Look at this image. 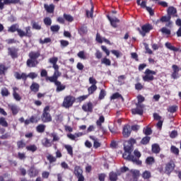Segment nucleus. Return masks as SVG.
<instances>
[{
  "mask_svg": "<svg viewBox=\"0 0 181 181\" xmlns=\"http://www.w3.org/2000/svg\"><path fill=\"white\" fill-rule=\"evenodd\" d=\"M127 144L124 145V153L122 155V157L126 159V160H130L135 163L136 165H142V161L139 159L135 158L134 155H132L134 151V145L136 144V139L134 138H130L127 141Z\"/></svg>",
  "mask_w": 181,
  "mask_h": 181,
  "instance_id": "1",
  "label": "nucleus"
},
{
  "mask_svg": "<svg viewBox=\"0 0 181 181\" xmlns=\"http://www.w3.org/2000/svg\"><path fill=\"white\" fill-rule=\"evenodd\" d=\"M14 77L16 78V80H23V81L25 83L26 82V80H28V77L32 80H35V78H37V74L35 72H30L28 74H26L24 72L21 74L19 72H15Z\"/></svg>",
  "mask_w": 181,
  "mask_h": 181,
  "instance_id": "2",
  "label": "nucleus"
},
{
  "mask_svg": "<svg viewBox=\"0 0 181 181\" xmlns=\"http://www.w3.org/2000/svg\"><path fill=\"white\" fill-rule=\"evenodd\" d=\"M76 103V98L71 95H69L64 97L62 103V107L64 108H71L73 107V104Z\"/></svg>",
  "mask_w": 181,
  "mask_h": 181,
  "instance_id": "3",
  "label": "nucleus"
},
{
  "mask_svg": "<svg viewBox=\"0 0 181 181\" xmlns=\"http://www.w3.org/2000/svg\"><path fill=\"white\" fill-rule=\"evenodd\" d=\"M41 119L44 123L52 122V115H50V107L49 106H46L44 108Z\"/></svg>",
  "mask_w": 181,
  "mask_h": 181,
  "instance_id": "4",
  "label": "nucleus"
},
{
  "mask_svg": "<svg viewBox=\"0 0 181 181\" xmlns=\"http://www.w3.org/2000/svg\"><path fill=\"white\" fill-rule=\"evenodd\" d=\"M152 29H153V26L149 23H146L141 26V29L137 28L136 30L139 32L140 35H142L143 37H145V36H146V33H149Z\"/></svg>",
  "mask_w": 181,
  "mask_h": 181,
  "instance_id": "5",
  "label": "nucleus"
},
{
  "mask_svg": "<svg viewBox=\"0 0 181 181\" xmlns=\"http://www.w3.org/2000/svg\"><path fill=\"white\" fill-rule=\"evenodd\" d=\"M144 74L145 76H143L144 81L149 83V81H153V80H155V77L153 76L156 75V71L146 69Z\"/></svg>",
  "mask_w": 181,
  "mask_h": 181,
  "instance_id": "6",
  "label": "nucleus"
},
{
  "mask_svg": "<svg viewBox=\"0 0 181 181\" xmlns=\"http://www.w3.org/2000/svg\"><path fill=\"white\" fill-rule=\"evenodd\" d=\"M74 175L77 177L78 181H85L86 178L83 175V168L81 166L76 165L74 167Z\"/></svg>",
  "mask_w": 181,
  "mask_h": 181,
  "instance_id": "7",
  "label": "nucleus"
},
{
  "mask_svg": "<svg viewBox=\"0 0 181 181\" xmlns=\"http://www.w3.org/2000/svg\"><path fill=\"white\" fill-rule=\"evenodd\" d=\"M175 168H176V165L175 164V161L173 160H170V162L165 164V173L168 175V176H170V173L175 170Z\"/></svg>",
  "mask_w": 181,
  "mask_h": 181,
  "instance_id": "8",
  "label": "nucleus"
},
{
  "mask_svg": "<svg viewBox=\"0 0 181 181\" xmlns=\"http://www.w3.org/2000/svg\"><path fill=\"white\" fill-rule=\"evenodd\" d=\"M62 76V73L59 71H54V74L52 76H47L45 78L46 81H49L50 83H56L57 81H59V77Z\"/></svg>",
  "mask_w": 181,
  "mask_h": 181,
  "instance_id": "9",
  "label": "nucleus"
},
{
  "mask_svg": "<svg viewBox=\"0 0 181 181\" xmlns=\"http://www.w3.org/2000/svg\"><path fill=\"white\" fill-rule=\"evenodd\" d=\"M167 15H168L170 18H179V15H177V9L173 6H170L168 8Z\"/></svg>",
  "mask_w": 181,
  "mask_h": 181,
  "instance_id": "10",
  "label": "nucleus"
},
{
  "mask_svg": "<svg viewBox=\"0 0 181 181\" xmlns=\"http://www.w3.org/2000/svg\"><path fill=\"white\" fill-rule=\"evenodd\" d=\"M136 107L132 109V113L134 115H144V108L145 105H136Z\"/></svg>",
  "mask_w": 181,
  "mask_h": 181,
  "instance_id": "11",
  "label": "nucleus"
},
{
  "mask_svg": "<svg viewBox=\"0 0 181 181\" xmlns=\"http://www.w3.org/2000/svg\"><path fill=\"white\" fill-rule=\"evenodd\" d=\"M25 33L23 30H21L20 37H32V31L30 30V26L25 27Z\"/></svg>",
  "mask_w": 181,
  "mask_h": 181,
  "instance_id": "12",
  "label": "nucleus"
},
{
  "mask_svg": "<svg viewBox=\"0 0 181 181\" xmlns=\"http://www.w3.org/2000/svg\"><path fill=\"white\" fill-rule=\"evenodd\" d=\"M172 69H173V73L171 74V77L174 80H176V78H177V77L179 76V71H180V69L179 68V66L177 65L173 64L172 66Z\"/></svg>",
  "mask_w": 181,
  "mask_h": 181,
  "instance_id": "13",
  "label": "nucleus"
},
{
  "mask_svg": "<svg viewBox=\"0 0 181 181\" xmlns=\"http://www.w3.org/2000/svg\"><path fill=\"white\" fill-rule=\"evenodd\" d=\"M21 29L19 28V25L18 24H13L8 29V32H9L10 33H15V32H17L18 36L20 37H21Z\"/></svg>",
  "mask_w": 181,
  "mask_h": 181,
  "instance_id": "14",
  "label": "nucleus"
},
{
  "mask_svg": "<svg viewBox=\"0 0 181 181\" xmlns=\"http://www.w3.org/2000/svg\"><path fill=\"white\" fill-rule=\"evenodd\" d=\"M122 135L124 138H128L131 135V127L129 124H125L123 127Z\"/></svg>",
  "mask_w": 181,
  "mask_h": 181,
  "instance_id": "15",
  "label": "nucleus"
},
{
  "mask_svg": "<svg viewBox=\"0 0 181 181\" xmlns=\"http://www.w3.org/2000/svg\"><path fill=\"white\" fill-rule=\"evenodd\" d=\"M93 108H94V106L91 102H88L87 104L83 105L82 106V110L85 111V112H93Z\"/></svg>",
  "mask_w": 181,
  "mask_h": 181,
  "instance_id": "16",
  "label": "nucleus"
},
{
  "mask_svg": "<svg viewBox=\"0 0 181 181\" xmlns=\"http://www.w3.org/2000/svg\"><path fill=\"white\" fill-rule=\"evenodd\" d=\"M96 42H98V43H103V42H105V43H106L107 45H111V42H110L109 40H107L105 37H101V35H100V33H97L96 34V38H95Z\"/></svg>",
  "mask_w": 181,
  "mask_h": 181,
  "instance_id": "17",
  "label": "nucleus"
},
{
  "mask_svg": "<svg viewBox=\"0 0 181 181\" xmlns=\"http://www.w3.org/2000/svg\"><path fill=\"white\" fill-rule=\"evenodd\" d=\"M8 54L11 56L12 59H16L18 57V49L15 47L8 48Z\"/></svg>",
  "mask_w": 181,
  "mask_h": 181,
  "instance_id": "18",
  "label": "nucleus"
},
{
  "mask_svg": "<svg viewBox=\"0 0 181 181\" xmlns=\"http://www.w3.org/2000/svg\"><path fill=\"white\" fill-rule=\"evenodd\" d=\"M54 86H56V92L60 93L61 91H64V90H66V85L62 84V82L60 81H57V82H54Z\"/></svg>",
  "mask_w": 181,
  "mask_h": 181,
  "instance_id": "19",
  "label": "nucleus"
},
{
  "mask_svg": "<svg viewBox=\"0 0 181 181\" xmlns=\"http://www.w3.org/2000/svg\"><path fill=\"white\" fill-rule=\"evenodd\" d=\"M107 19L110 22L111 26L112 28H117V23H119V19H118L117 17L111 18L110 16H107Z\"/></svg>",
  "mask_w": 181,
  "mask_h": 181,
  "instance_id": "20",
  "label": "nucleus"
},
{
  "mask_svg": "<svg viewBox=\"0 0 181 181\" xmlns=\"http://www.w3.org/2000/svg\"><path fill=\"white\" fill-rule=\"evenodd\" d=\"M30 90L33 93H38L39 90H40V85L36 82H33L30 86Z\"/></svg>",
  "mask_w": 181,
  "mask_h": 181,
  "instance_id": "21",
  "label": "nucleus"
},
{
  "mask_svg": "<svg viewBox=\"0 0 181 181\" xmlns=\"http://www.w3.org/2000/svg\"><path fill=\"white\" fill-rule=\"evenodd\" d=\"M28 57H30V59H32L33 60H37V59L40 57V51H31L28 54Z\"/></svg>",
  "mask_w": 181,
  "mask_h": 181,
  "instance_id": "22",
  "label": "nucleus"
},
{
  "mask_svg": "<svg viewBox=\"0 0 181 181\" xmlns=\"http://www.w3.org/2000/svg\"><path fill=\"white\" fill-rule=\"evenodd\" d=\"M26 64L28 67H36L37 64H39V62L36 59H33L32 58H30L27 60Z\"/></svg>",
  "mask_w": 181,
  "mask_h": 181,
  "instance_id": "23",
  "label": "nucleus"
},
{
  "mask_svg": "<svg viewBox=\"0 0 181 181\" xmlns=\"http://www.w3.org/2000/svg\"><path fill=\"white\" fill-rule=\"evenodd\" d=\"M89 138L90 139L93 141V148H95V149H98V148H100V146H101V143H100V140L95 138V136H90Z\"/></svg>",
  "mask_w": 181,
  "mask_h": 181,
  "instance_id": "24",
  "label": "nucleus"
},
{
  "mask_svg": "<svg viewBox=\"0 0 181 181\" xmlns=\"http://www.w3.org/2000/svg\"><path fill=\"white\" fill-rule=\"evenodd\" d=\"M130 173H132L133 181H138L141 173L138 170H131Z\"/></svg>",
  "mask_w": 181,
  "mask_h": 181,
  "instance_id": "25",
  "label": "nucleus"
},
{
  "mask_svg": "<svg viewBox=\"0 0 181 181\" xmlns=\"http://www.w3.org/2000/svg\"><path fill=\"white\" fill-rule=\"evenodd\" d=\"M28 175L30 176V177H36V176H37L39 175V170L36 168H35V167H31L30 168Z\"/></svg>",
  "mask_w": 181,
  "mask_h": 181,
  "instance_id": "26",
  "label": "nucleus"
},
{
  "mask_svg": "<svg viewBox=\"0 0 181 181\" xmlns=\"http://www.w3.org/2000/svg\"><path fill=\"white\" fill-rule=\"evenodd\" d=\"M9 110H11L13 115H17L19 112V107L16 105H8Z\"/></svg>",
  "mask_w": 181,
  "mask_h": 181,
  "instance_id": "27",
  "label": "nucleus"
},
{
  "mask_svg": "<svg viewBox=\"0 0 181 181\" xmlns=\"http://www.w3.org/2000/svg\"><path fill=\"white\" fill-rule=\"evenodd\" d=\"M44 8L48 13H53V12H54V4H50L49 6L47 4H45Z\"/></svg>",
  "mask_w": 181,
  "mask_h": 181,
  "instance_id": "28",
  "label": "nucleus"
},
{
  "mask_svg": "<svg viewBox=\"0 0 181 181\" xmlns=\"http://www.w3.org/2000/svg\"><path fill=\"white\" fill-rule=\"evenodd\" d=\"M145 162L148 166H152L155 163V158L152 156L147 157Z\"/></svg>",
  "mask_w": 181,
  "mask_h": 181,
  "instance_id": "29",
  "label": "nucleus"
},
{
  "mask_svg": "<svg viewBox=\"0 0 181 181\" xmlns=\"http://www.w3.org/2000/svg\"><path fill=\"white\" fill-rule=\"evenodd\" d=\"M165 47L169 49V50H172L173 52H179V48L172 45L170 42H165Z\"/></svg>",
  "mask_w": 181,
  "mask_h": 181,
  "instance_id": "30",
  "label": "nucleus"
},
{
  "mask_svg": "<svg viewBox=\"0 0 181 181\" xmlns=\"http://www.w3.org/2000/svg\"><path fill=\"white\" fill-rule=\"evenodd\" d=\"M151 141V136H146L142 138L141 141H140V144L141 145H148L149 142Z\"/></svg>",
  "mask_w": 181,
  "mask_h": 181,
  "instance_id": "31",
  "label": "nucleus"
},
{
  "mask_svg": "<svg viewBox=\"0 0 181 181\" xmlns=\"http://www.w3.org/2000/svg\"><path fill=\"white\" fill-rule=\"evenodd\" d=\"M118 98H121L122 101H124V97H122V95L119 94V93L116 92L110 96V100H117Z\"/></svg>",
  "mask_w": 181,
  "mask_h": 181,
  "instance_id": "32",
  "label": "nucleus"
},
{
  "mask_svg": "<svg viewBox=\"0 0 181 181\" xmlns=\"http://www.w3.org/2000/svg\"><path fill=\"white\" fill-rule=\"evenodd\" d=\"M97 91V85H91L88 88V95H91L93 93H95Z\"/></svg>",
  "mask_w": 181,
  "mask_h": 181,
  "instance_id": "33",
  "label": "nucleus"
},
{
  "mask_svg": "<svg viewBox=\"0 0 181 181\" xmlns=\"http://www.w3.org/2000/svg\"><path fill=\"white\" fill-rule=\"evenodd\" d=\"M88 30H87V26L82 25L81 28H78V33L83 36V35H86Z\"/></svg>",
  "mask_w": 181,
  "mask_h": 181,
  "instance_id": "34",
  "label": "nucleus"
},
{
  "mask_svg": "<svg viewBox=\"0 0 181 181\" xmlns=\"http://www.w3.org/2000/svg\"><path fill=\"white\" fill-rule=\"evenodd\" d=\"M64 148L67 151L68 155H70V156L73 157V147L69 144L64 145Z\"/></svg>",
  "mask_w": 181,
  "mask_h": 181,
  "instance_id": "35",
  "label": "nucleus"
},
{
  "mask_svg": "<svg viewBox=\"0 0 181 181\" xmlns=\"http://www.w3.org/2000/svg\"><path fill=\"white\" fill-rule=\"evenodd\" d=\"M172 19V18L170 17V16L168 15V16H163L160 18V19L157 21L158 22H162L163 23L165 22H170V21Z\"/></svg>",
  "mask_w": 181,
  "mask_h": 181,
  "instance_id": "36",
  "label": "nucleus"
},
{
  "mask_svg": "<svg viewBox=\"0 0 181 181\" xmlns=\"http://www.w3.org/2000/svg\"><path fill=\"white\" fill-rule=\"evenodd\" d=\"M152 152L153 153H159V152H160L159 144H155L152 145Z\"/></svg>",
  "mask_w": 181,
  "mask_h": 181,
  "instance_id": "37",
  "label": "nucleus"
},
{
  "mask_svg": "<svg viewBox=\"0 0 181 181\" xmlns=\"http://www.w3.org/2000/svg\"><path fill=\"white\" fill-rule=\"evenodd\" d=\"M109 177L110 181L118 180V175H117V173H114V172L110 173Z\"/></svg>",
  "mask_w": 181,
  "mask_h": 181,
  "instance_id": "38",
  "label": "nucleus"
},
{
  "mask_svg": "<svg viewBox=\"0 0 181 181\" xmlns=\"http://www.w3.org/2000/svg\"><path fill=\"white\" fill-rule=\"evenodd\" d=\"M45 129H46V126L45 124H39L36 127L37 132H39L40 134H43Z\"/></svg>",
  "mask_w": 181,
  "mask_h": 181,
  "instance_id": "39",
  "label": "nucleus"
},
{
  "mask_svg": "<svg viewBox=\"0 0 181 181\" xmlns=\"http://www.w3.org/2000/svg\"><path fill=\"white\" fill-rule=\"evenodd\" d=\"M8 71V66L4 65L3 64H0V76H5V72Z\"/></svg>",
  "mask_w": 181,
  "mask_h": 181,
  "instance_id": "40",
  "label": "nucleus"
},
{
  "mask_svg": "<svg viewBox=\"0 0 181 181\" xmlns=\"http://www.w3.org/2000/svg\"><path fill=\"white\" fill-rule=\"evenodd\" d=\"M104 122H105V117L103 115L100 116L99 119L96 121V125L98 127H101Z\"/></svg>",
  "mask_w": 181,
  "mask_h": 181,
  "instance_id": "41",
  "label": "nucleus"
},
{
  "mask_svg": "<svg viewBox=\"0 0 181 181\" xmlns=\"http://www.w3.org/2000/svg\"><path fill=\"white\" fill-rule=\"evenodd\" d=\"M141 177L143 179L146 180V179H151L152 177V175L151 174L150 171L145 170L142 174Z\"/></svg>",
  "mask_w": 181,
  "mask_h": 181,
  "instance_id": "42",
  "label": "nucleus"
},
{
  "mask_svg": "<svg viewBox=\"0 0 181 181\" xmlns=\"http://www.w3.org/2000/svg\"><path fill=\"white\" fill-rule=\"evenodd\" d=\"M26 147V143L23 140H20L17 141V148L18 149H23Z\"/></svg>",
  "mask_w": 181,
  "mask_h": 181,
  "instance_id": "43",
  "label": "nucleus"
},
{
  "mask_svg": "<svg viewBox=\"0 0 181 181\" xmlns=\"http://www.w3.org/2000/svg\"><path fill=\"white\" fill-rule=\"evenodd\" d=\"M26 149L27 151H29L30 152H36V151H37V146H36V145L35 144H32L30 146H26Z\"/></svg>",
  "mask_w": 181,
  "mask_h": 181,
  "instance_id": "44",
  "label": "nucleus"
},
{
  "mask_svg": "<svg viewBox=\"0 0 181 181\" xmlns=\"http://www.w3.org/2000/svg\"><path fill=\"white\" fill-rule=\"evenodd\" d=\"M137 103H136V105H144V104H142L144 103V101H145V97L142 96V95H138L137 96Z\"/></svg>",
  "mask_w": 181,
  "mask_h": 181,
  "instance_id": "45",
  "label": "nucleus"
},
{
  "mask_svg": "<svg viewBox=\"0 0 181 181\" xmlns=\"http://www.w3.org/2000/svg\"><path fill=\"white\" fill-rule=\"evenodd\" d=\"M32 28L35 30H40L42 29V25H39V23H36L35 21H32Z\"/></svg>",
  "mask_w": 181,
  "mask_h": 181,
  "instance_id": "46",
  "label": "nucleus"
},
{
  "mask_svg": "<svg viewBox=\"0 0 181 181\" xmlns=\"http://www.w3.org/2000/svg\"><path fill=\"white\" fill-rule=\"evenodd\" d=\"M0 125L4 127V128H7L8 127V122H6V119L4 117H0Z\"/></svg>",
  "mask_w": 181,
  "mask_h": 181,
  "instance_id": "47",
  "label": "nucleus"
},
{
  "mask_svg": "<svg viewBox=\"0 0 181 181\" xmlns=\"http://www.w3.org/2000/svg\"><path fill=\"white\" fill-rule=\"evenodd\" d=\"M170 152L176 155V156H179V148H177L175 146H171L170 147Z\"/></svg>",
  "mask_w": 181,
  "mask_h": 181,
  "instance_id": "48",
  "label": "nucleus"
},
{
  "mask_svg": "<svg viewBox=\"0 0 181 181\" xmlns=\"http://www.w3.org/2000/svg\"><path fill=\"white\" fill-rule=\"evenodd\" d=\"M101 64L105 66H111V60L107 57H104L101 59Z\"/></svg>",
  "mask_w": 181,
  "mask_h": 181,
  "instance_id": "49",
  "label": "nucleus"
},
{
  "mask_svg": "<svg viewBox=\"0 0 181 181\" xmlns=\"http://www.w3.org/2000/svg\"><path fill=\"white\" fill-rule=\"evenodd\" d=\"M63 16L64 19H65L66 22H73V21H74V18H73L70 14L64 13Z\"/></svg>",
  "mask_w": 181,
  "mask_h": 181,
  "instance_id": "50",
  "label": "nucleus"
},
{
  "mask_svg": "<svg viewBox=\"0 0 181 181\" xmlns=\"http://www.w3.org/2000/svg\"><path fill=\"white\" fill-rule=\"evenodd\" d=\"M105 95H107V92L105 90L102 89L100 91L99 96H98V100H104L105 98Z\"/></svg>",
  "mask_w": 181,
  "mask_h": 181,
  "instance_id": "51",
  "label": "nucleus"
},
{
  "mask_svg": "<svg viewBox=\"0 0 181 181\" xmlns=\"http://www.w3.org/2000/svg\"><path fill=\"white\" fill-rule=\"evenodd\" d=\"M47 160H49V163H53L57 160V158L53 156L52 154H49L47 156Z\"/></svg>",
  "mask_w": 181,
  "mask_h": 181,
  "instance_id": "52",
  "label": "nucleus"
},
{
  "mask_svg": "<svg viewBox=\"0 0 181 181\" xmlns=\"http://www.w3.org/2000/svg\"><path fill=\"white\" fill-rule=\"evenodd\" d=\"M143 132L144 135H146V136H148V135H152V129L147 127L146 129H144Z\"/></svg>",
  "mask_w": 181,
  "mask_h": 181,
  "instance_id": "53",
  "label": "nucleus"
},
{
  "mask_svg": "<svg viewBox=\"0 0 181 181\" xmlns=\"http://www.w3.org/2000/svg\"><path fill=\"white\" fill-rule=\"evenodd\" d=\"M13 97L16 101H21L22 100V97L16 91L13 92Z\"/></svg>",
  "mask_w": 181,
  "mask_h": 181,
  "instance_id": "54",
  "label": "nucleus"
},
{
  "mask_svg": "<svg viewBox=\"0 0 181 181\" xmlns=\"http://www.w3.org/2000/svg\"><path fill=\"white\" fill-rule=\"evenodd\" d=\"M1 95L2 97H8V95H9V94H11L9 93V90H8V88H4L1 90Z\"/></svg>",
  "mask_w": 181,
  "mask_h": 181,
  "instance_id": "55",
  "label": "nucleus"
},
{
  "mask_svg": "<svg viewBox=\"0 0 181 181\" xmlns=\"http://www.w3.org/2000/svg\"><path fill=\"white\" fill-rule=\"evenodd\" d=\"M78 57H79V59H82L83 60H86V59H87V57L86 56V53L84 52V51H80L78 54H77Z\"/></svg>",
  "mask_w": 181,
  "mask_h": 181,
  "instance_id": "56",
  "label": "nucleus"
},
{
  "mask_svg": "<svg viewBox=\"0 0 181 181\" xmlns=\"http://www.w3.org/2000/svg\"><path fill=\"white\" fill-rule=\"evenodd\" d=\"M177 105H173V106H170L169 108H168V112H171V114H173L175 112H176V111H177Z\"/></svg>",
  "mask_w": 181,
  "mask_h": 181,
  "instance_id": "57",
  "label": "nucleus"
},
{
  "mask_svg": "<svg viewBox=\"0 0 181 181\" xmlns=\"http://www.w3.org/2000/svg\"><path fill=\"white\" fill-rule=\"evenodd\" d=\"M45 142L42 143L43 146H45V148H50V146H52V143H50V140H49V139L47 138H45Z\"/></svg>",
  "mask_w": 181,
  "mask_h": 181,
  "instance_id": "58",
  "label": "nucleus"
},
{
  "mask_svg": "<svg viewBox=\"0 0 181 181\" xmlns=\"http://www.w3.org/2000/svg\"><path fill=\"white\" fill-rule=\"evenodd\" d=\"M44 23L46 26H50L52 25V18L46 17L44 18Z\"/></svg>",
  "mask_w": 181,
  "mask_h": 181,
  "instance_id": "59",
  "label": "nucleus"
},
{
  "mask_svg": "<svg viewBox=\"0 0 181 181\" xmlns=\"http://www.w3.org/2000/svg\"><path fill=\"white\" fill-rule=\"evenodd\" d=\"M51 32H59L60 30V25H55L50 27Z\"/></svg>",
  "mask_w": 181,
  "mask_h": 181,
  "instance_id": "60",
  "label": "nucleus"
},
{
  "mask_svg": "<svg viewBox=\"0 0 181 181\" xmlns=\"http://www.w3.org/2000/svg\"><path fill=\"white\" fill-rule=\"evenodd\" d=\"M60 44H61L62 47H67V46H69V45H70V42H69V41L65 40H61Z\"/></svg>",
  "mask_w": 181,
  "mask_h": 181,
  "instance_id": "61",
  "label": "nucleus"
},
{
  "mask_svg": "<svg viewBox=\"0 0 181 181\" xmlns=\"http://www.w3.org/2000/svg\"><path fill=\"white\" fill-rule=\"evenodd\" d=\"M52 42V39L50 37L45 38L44 40H40V43L41 45H45V43H50Z\"/></svg>",
  "mask_w": 181,
  "mask_h": 181,
  "instance_id": "62",
  "label": "nucleus"
},
{
  "mask_svg": "<svg viewBox=\"0 0 181 181\" xmlns=\"http://www.w3.org/2000/svg\"><path fill=\"white\" fill-rule=\"evenodd\" d=\"M134 158H136L137 159H139V158H141V156H142V154L141 153V152L139 151H138V149H135L134 151Z\"/></svg>",
  "mask_w": 181,
  "mask_h": 181,
  "instance_id": "63",
  "label": "nucleus"
},
{
  "mask_svg": "<svg viewBox=\"0 0 181 181\" xmlns=\"http://www.w3.org/2000/svg\"><path fill=\"white\" fill-rule=\"evenodd\" d=\"M160 32L164 33L165 35H170V30L163 27L160 29Z\"/></svg>",
  "mask_w": 181,
  "mask_h": 181,
  "instance_id": "64",
  "label": "nucleus"
}]
</instances>
